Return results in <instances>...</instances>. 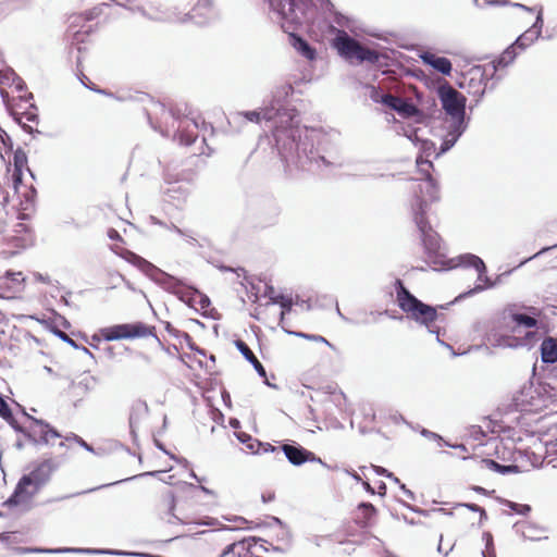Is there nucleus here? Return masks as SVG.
<instances>
[{
  "label": "nucleus",
  "mask_w": 557,
  "mask_h": 557,
  "mask_svg": "<svg viewBox=\"0 0 557 557\" xmlns=\"http://www.w3.org/2000/svg\"><path fill=\"white\" fill-rule=\"evenodd\" d=\"M502 504L504 506H506L507 508H509L515 513L521 515V516H528L532 510L531 506L528 504H519V503L511 502L508 499H503Z\"/></svg>",
  "instance_id": "473e14b6"
},
{
  "label": "nucleus",
  "mask_w": 557,
  "mask_h": 557,
  "mask_svg": "<svg viewBox=\"0 0 557 557\" xmlns=\"http://www.w3.org/2000/svg\"><path fill=\"white\" fill-rule=\"evenodd\" d=\"M112 250L131 264L137 267L151 281L161 286L164 290L175 295L181 301L186 304L188 307L194 308L196 298L198 297V305L200 309L205 311L202 312V315L214 318L212 314H209L206 311L211 305L210 298L207 295L202 294L196 287L186 285L182 280L164 272L150 261L146 260L145 258L140 257L139 255L131 250L117 251L116 249L113 248Z\"/></svg>",
  "instance_id": "7ed1b4c3"
},
{
  "label": "nucleus",
  "mask_w": 557,
  "mask_h": 557,
  "mask_svg": "<svg viewBox=\"0 0 557 557\" xmlns=\"http://www.w3.org/2000/svg\"><path fill=\"white\" fill-rule=\"evenodd\" d=\"M358 509L363 515V523H367L376 512V508L371 503H360Z\"/></svg>",
  "instance_id": "58836bf2"
},
{
  "label": "nucleus",
  "mask_w": 557,
  "mask_h": 557,
  "mask_svg": "<svg viewBox=\"0 0 557 557\" xmlns=\"http://www.w3.org/2000/svg\"><path fill=\"white\" fill-rule=\"evenodd\" d=\"M399 99L400 97H397L389 92H384L383 97L380 98V101L383 106L395 111V108L397 107Z\"/></svg>",
  "instance_id": "79ce46f5"
},
{
  "label": "nucleus",
  "mask_w": 557,
  "mask_h": 557,
  "mask_svg": "<svg viewBox=\"0 0 557 557\" xmlns=\"http://www.w3.org/2000/svg\"><path fill=\"white\" fill-rule=\"evenodd\" d=\"M243 115L249 121V122H256L258 123L260 121V117H262V111H246L243 113Z\"/></svg>",
  "instance_id": "6e6d98bb"
},
{
  "label": "nucleus",
  "mask_w": 557,
  "mask_h": 557,
  "mask_svg": "<svg viewBox=\"0 0 557 557\" xmlns=\"http://www.w3.org/2000/svg\"><path fill=\"white\" fill-rule=\"evenodd\" d=\"M484 3H485L487 7H504V5H509V1H507V0H486V1H484Z\"/></svg>",
  "instance_id": "680f3d73"
},
{
  "label": "nucleus",
  "mask_w": 557,
  "mask_h": 557,
  "mask_svg": "<svg viewBox=\"0 0 557 557\" xmlns=\"http://www.w3.org/2000/svg\"><path fill=\"white\" fill-rule=\"evenodd\" d=\"M510 318L516 326H523L525 329H534L537 326V319L534 317L528 315L525 313L512 312L510 313Z\"/></svg>",
  "instance_id": "bb28decb"
},
{
  "label": "nucleus",
  "mask_w": 557,
  "mask_h": 557,
  "mask_svg": "<svg viewBox=\"0 0 557 557\" xmlns=\"http://www.w3.org/2000/svg\"><path fill=\"white\" fill-rule=\"evenodd\" d=\"M278 450V447L276 446H273L272 444L270 443H263L261 442V445H260V454H267V453H275Z\"/></svg>",
  "instance_id": "bf43d9fd"
},
{
  "label": "nucleus",
  "mask_w": 557,
  "mask_h": 557,
  "mask_svg": "<svg viewBox=\"0 0 557 557\" xmlns=\"http://www.w3.org/2000/svg\"><path fill=\"white\" fill-rule=\"evenodd\" d=\"M3 420H4V421H7V422L10 424V426H11L15 432L21 433V434H23L24 436H25V432H27V431H28V428H24V426H22V425L16 421V419L14 418V416H13V412H12V411H11V417H10V418H8V419H3Z\"/></svg>",
  "instance_id": "49530a36"
},
{
  "label": "nucleus",
  "mask_w": 557,
  "mask_h": 557,
  "mask_svg": "<svg viewBox=\"0 0 557 557\" xmlns=\"http://www.w3.org/2000/svg\"><path fill=\"white\" fill-rule=\"evenodd\" d=\"M384 91L379 86H369V97L375 103H381L380 98H382Z\"/></svg>",
  "instance_id": "de8ad7c7"
},
{
  "label": "nucleus",
  "mask_w": 557,
  "mask_h": 557,
  "mask_svg": "<svg viewBox=\"0 0 557 557\" xmlns=\"http://www.w3.org/2000/svg\"><path fill=\"white\" fill-rule=\"evenodd\" d=\"M180 143L185 146H190L195 143L196 136L186 132H180Z\"/></svg>",
  "instance_id": "8fccbe9b"
},
{
  "label": "nucleus",
  "mask_w": 557,
  "mask_h": 557,
  "mask_svg": "<svg viewBox=\"0 0 557 557\" xmlns=\"http://www.w3.org/2000/svg\"><path fill=\"white\" fill-rule=\"evenodd\" d=\"M258 542L264 541L255 536L235 541L226 545L218 557H245L248 554V547H255Z\"/></svg>",
  "instance_id": "ddd939ff"
},
{
  "label": "nucleus",
  "mask_w": 557,
  "mask_h": 557,
  "mask_svg": "<svg viewBox=\"0 0 557 557\" xmlns=\"http://www.w3.org/2000/svg\"><path fill=\"white\" fill-rule=\"evenodd\" d=\"M534 329L535 330L528 331L522 337H520L523 346L532 347L534 343L539 341L540 333L537 326Z\"/></svg>",
  "instance_id": "e433bc0d"
},
{
  "label": "nucleus",
  "mask_w": 557,
  "mask_h": 557,
  "mask_svg": "<svg viewBox=\"0 0 557 557\" xmlns=\"http://www.w3.org/2000/svg\"><path fill=\"white\" fill-rule=\"evenodd\" d=\"M11 408L10 406L8 405V403L5 401V399L3 398V396L1 395L0 396V417L2 419H8L11 417Z\"/></svg>",
  "instance_id": "09e8293b"
},
{
  "label": "nucleus",
  "mask_w": 557,
  "mask_h": 557,
  "mask_svg": "<svg viewBox=\"0 0 557 557\" xmlns=\"http://www.w3.org/2000/svg\"><path fill=\"white\" fill-rule=\"evenodd\" d=\"M163 472L162 471H150V472H146V473H141L139 475H134L132 478H127V479H124V480H120V481H116L114 483H109V484H102L98 487H94V488H90L88 491H85V493H90V492H94L96 490H99V488H103V487H108V486H111V485H114V484H119V483H122V482H125V481H128V480H133V479H136V478H139V476H145V475H150V476H158L160 474H162ZM81 494H84V492H79V493H76V494H71V495H63V496H60V497H57V498H53V499H50V500H47V503H51V502H61V500H64V499H67V498H71L73 496H76V495H81Z\"/></svg>",
  "instance_id": "b1692460"
},
{
  "label": "nucleus",
  "mask_w": 557,
  "mask_h": 557,
  "mask_svg": "<svg viewBox=\"0 0 557 557\" xmlns=\"http://www.w3.org/2000/svg\"><path fill=\"white\" fill-rule=\"evenodd\" d=\"M482 540L485 543V549L483 552L486 554L495 553L494 539L492 533L488 531L483 532Z\"/></svg>",
  "instance_id": "a18cd8bd"
},
{
  "label": "nucleus",
  "mask_w": 557,
  "mask_h": 557,
  "mask_svg": "<svg viewBox=\"0 0 557 557\" xmlns=\"http://www.w3.org/2000/svg\"><path fill=\"white\" fill-rule=\"evenodd\" d=\"M479 282H483L484 285H481V284H476L473 288L469 289L468 292L466 293H462L460 294L456 300L458 299H462V298H466V297H469V296H472L474 294H478V293H481L483 292L484 289H488V288H493L497 285V282H493L487 275L486 273H484L483 275V278L482 280H479Z\"/></svg>",
  "instance_id": "c85d7f7f"
},
{
  "label": "nucleus",
  "mask_w": 557,
  "mask_h": 557,
  "mask_svg": "<svg viewBox=\"0 0 557 557\" xmlns=\"http://www.w3.org/2000/svg\"><path fill=\"white\" fill-rule=\"evenodd\" d=\"M556 371V374H554V371H552L549 373V375H553L554 377L553 379V382H547V385L552 388V389H556L557 391V368L555 369Z\"/></svg>",
  "instance_id": "774afa93"
},
{
  "label": "nucleus",
  "mask_w": 557,
  "mask_h": 557,
  "mask_svg": "<svg viewBox=\"0 0 557 557\" xmlns=\"http://www.w3.org/2000/svg\"><path fill=\"white\" fill-rule=\"evenodd\" d=\"M109 7L108 3H100L89 10H86L85 12L72 16L73 21L71 22V26H73L76 21L84 20V21H92L97 18L100 14H102L103 8Z\"/></svg>",
  "instance_id": "a878e982"
},
{
  "label": "nucleus",
  "mask_w": 557,
  "mask_h": 557,
  "mask_svg": "<svg viewBox=\"0 0 557 557\" xmlns=\"http://www.w3.org/2000/svg\"><path fill=\"white\" fill-rule=\"evenodd\" d=\"M23 171L13 170L12 182L15 193H18L20 186L22 185Z\"/></svg>",
  "instance_id": "603ef678"
},
{
  "label": "nucleus",
  "mask_w": 557,
  "mask_h": 557,
  "mask_svg": "<svg viewBox=\"0 0 557 557\" xmlns=\"http://www.w3.org/2000/svg\"><path fill=\"white\" fill-rule=\"evenodd\" d=\"M395 112L404 119L414 117L417 123H426L428 116L410 100L400 98Z\"/></svg>",
  "instance_id": "2eb2a0df"
},
{
  "label": "nucleus",
  "mask_w": 557,
  "mask_h": 557,
  "mask_svg": "<svg viewBox=\"0 0 557 557\" xmlns=\"http://www.w3.org/2000/svg\"><path fill=\"white\" fill-rule=\"evenodd\" d=\"M170 230L174 231L175 233H177L181 236L187 237L189 243L196 242V238L194 236L187 234L185 231H183L182 228H180L178 226H176L174 224L171 225Z\"/></svg>",
  "instance_id": "13d9d810"
},
{
  "label": "nucleus",
  "mask_w": 557,
  "mask_h": 557,
  "mask_svg": "<svg viewBox=\"0 0 557 557\" xmlns=\"http://www.w3.org/2000/svg\"><path fill=\"white\" fill-rule=\"evenodd\" d=\"M497 346L508 347V348H517L519 346H523L520 337L515 336H500L497 339Z\"/></svg>",
  "instance_id": "c9c22d12"
},
{
  "label": "nucleus",
  "mask_w": 557,
  "mask_h": 557,
  "mask_svg": "<svg viewBox=\"0 0 557 557\" xmlns=\"http://www.w3.org/2000/svg\"><path fill=\"white\" fill-rule=\"evenodd\" d=\"M15 121L22 126V128L29 133V134H34V133H40L38 129H35L33 128L32 126L27 125L26 123L23 122V120L25 119L26 121L28 122H38V114L34 111H25L21 114H16L15 115Z\"/></svg>",
  "instance_id": "cd10ccee"
},
{
  "label": "nucleus",
  "mask_w": 557,
  "mask_h": 557,
  "mask_svg": "<svg viewBox=\"0 0 557 557\" xmlns=\"http://www.w3.org/2000/svg\"><path fill=\"white\" fill-rule=\"evenodd\" d=\"M293 94L290 83L276 85L270 106L262 109V119L275 122L273 137L284 171L289 177H296L299 172L315 173L334 164L322 148L325 137L313 129H301L298 111L286 106Z\"/></svg>",
  "instance_id": "f257e3e1"
},
{
  "label": "nucleus",
  "mask_w": 557,
  "mask_h": 557,
  "mask_svg": "<svg viewBox=\"0 0 557 557\" xmlns=\"http://www.w3.org/2000/svg\"><path fill=\"white\" fill-rule=\"evenodd\" d=\"M125 326V333L126 338H139V337H146L149 335H153L152 330L153 327L147 326L143 322H136V323H126Z\"/></svg>",
  "instance_id": "5701e85b"
},
{
  "label": "nucleus",
  "mask_w": 557,
  "mask_h": 557,
  "mask_svg": "<svg viewBox=\"0 0 557 557\" xmlns=\"http://www.w3.org/2000/svg\"><path fill=\"white\" fill-rule=\"evenodd\" d=\"M517 55L518 52L515 45L507 47L503 53L492 62L494 73L511 64L516 60Z\"/></svg>",
  "instance_id": "412c9836"
},
{
  "label": "nucleus",
  "mask_w": 557,
  "mask_h": 557,
  "mask_svg": "<svg viewBox=\"0 0 557 557\" xmlns=\"http://www.w3.org/2000/svg\"><path fill=\"white\" fill-rule=\"evenodd\" d=\"M24 281L22 272L0 271V287L9 290H16Z\"/></svg>",
  "instance_id": "4be33fe9"
},
{
  "label": "nucleus",
  "mask_w": 557,
  "mask_h": 557,
  "mask_svg": "<svg viewBox=\"0 0 557 557\" xmlns=\"http://www.w3.org/2000/svg\"><path fill=\"white\" fill-rule=\"evenodd\" d=\"M271 304L280 305L282 308L280 314V322L283 323L285 315L293 310L294 300L292 296H287L284 294H278L277 296H271Z\"/></svg>",
  "instance_id": "393cba45"
},
{
  "label": "nucleus",
  "mask_w": 557,
  "mask_h": 557,
  "mask_svg": "<svg viewBox=\"0 0 557 557\" xmlns=\"http://www.w3.org/2000/svg\"><path fill=\"white\" fill-rule=\"evenodd\" d=\"M32 424L25 432V437L34 445H53L52 440L62 438L60 432L42 419H37L24 411Z\"/></svg>",
  "instance_id": "9d476101"
},
{
  "label": "nucleus",
  "mask_w": 557,
  "mask_h": 557,
  "mask_svg": "<svg viewBox=\"0 0 557 557\" xmlns=\"http://www.w3.org/2000/svg\"><path fill=\"white\" fill-rule=\"evenodd\" d=\"M269 3L271 17L282 16L287 21L297 22L304 16V10H308L311 0H265Z\"/></svg>",
  "instance_id": "9b49d317"
},
{
  "label": "nucleus",
  "mask_w": 557,
  "mask_h": 557,
  "mask_svg": "<svg viewBox=\"0 0 557 557\" xmlns=\"http://www.w3.org/2000/svg\"><path fill=\"white\" fill-rule=\"evenodd\" d=\"M459 506L466 507L467 509H469L473 512H480V510L482 509V507H480L479 505L473 504V503H462V504H459Z\"/></svg>",
  "instance_id": "338daca9"
},
{
  "label": "nucleus",
  "mask_w": 557,
  "mask_h": 557,
  "mask_svg": "<svg viewBox=\"0 0 557 557\" xmlns=\"http://www.w3.org/2000/svg\"><path fill=\"white\" fill-rule=\"evenodd\" d=\"M509 5L513 7V8H518V9H521L525 12H529V13H532L535 11V8H532V7H528L525 4H522V3H518V2H509Z\"/></svg>",
  "instance_id": "e2e57ef3"
},
{
  "label": "nucleus",
  "mask_w": 557,
  "mask_h": 557,
  "mask_svg": "<svg viewBox=\"0 0 557 557\" xmlns=\"http://www.w3.org/2000/svg\"><path fill=\"white\" fill-rule=\"evenodd\" d=\"M108 237L111 240H123L122 236L115 228H109L108 230Z\"/></svg>",
  "instance_id": "0e129e2a"
},
{
  "label": "nucleus",
  "mask_w": 557,
  "mask_h": 557,
  "mask_svg": "<svg viewBox=\"0 0 557 557\" xmlns=\"http://www.w3.org/2000/svg\"><path fill=\"white\" fill-rule=\"evenodd\" d=\"M235 346L238 349V351L243 355V357L252 364L257 373L261 376L267 379V371L262 363L258 360V358L255 356V354L251 351L249 346L242 339L235 341Z\"/></svg>",
  "instance_id": "6ab92c4d"
},
{
  "label": "nucleus",
  "mask_w": 557,
  "mask_h": 557,
  "mask_svg": "<svg viewBox=\"0 0 557 557\" xmlns=\"http://www.w3.org/2000/svg\"><path fill=\"white\" fill-rule=\"evenodd\" d=\"M372 468L377 475H383L385 478H394L393 472H389L387 469H385L381 466L372 465Z\"/></svg>",
  "instance_id": "4d7b16f0"
},
{
  "label": "nucleus",
  "mask_w": 557,
  "mask_h": 557,
  "mask_svg": "<svg viewBox=\"0 0 557 557\" xmlns=\"http://www.w3.org/2000/svg\"><path fill=\"white\" fill-rule=\"evenodd\" d=\"M50 330L61 341L67 343L70 346L74 347L75 349L79 348V345L74 339H72L66 333L61 331L59 327L52 326Z\"/></svg>",
  "instance_id": "c03bdc74"
},
{
  "label": "nucleus",
  "mask_w": 557,
  "mask_h": 557,
  "mask_svg": "<svg viewBox=\"0 0 557 557\" xmlns=\"http://www.w3.org/2000/svg\"><path fill=\"white\" fill-rule=\"evenodd\" d=\"M283 330L288 333V334H293L297 337H301V338H306V339H310V341H315V342H321V343H324L326 344L327 346H332L331 343L323 336L321 335H314V334H308V333H304V332H290V331H287L283 327Z\"/></svg>",
  "instance_id": "4c0bfd02"
},
{
  "label": "nucleus",
  "mask_w": 557,
  "mask_h": 557,
  "mask_svg": "<svg viewBox=\"0 0 557 557\" xmlns=\"http://www.w3.org/2000/svg\"><path fill=\"white\" fill-rule=\"evenodd\" d=\"M334 47L337 49L341 57L345 59H356L359 63L368 62L374 64L379 62L381 57L377 51L360 44L345 30L337 32L334 39Z\"/></svg>",
  "instance_id": "0eeeda50"
},
{
  "label": "nucleus",
  "mask_w": 557,
  "mask_h": 557,
  "mask_svg": "<svg viewBox=\"0 0 557 557\" xmlns=\"http://www.w3.org/2000/svg\"><path fill=\"white\" fill-rule=\"evenodd\" d=\"M420 58L425 65L431 66L438 73L446 75V76L450 75L451 70H453V64L448 58L440 57L430 51L422 52Z\"/></svg>",
  "instance_id": "4468645a"
},
{
  "label": "nucleus",
  "mask_w": 557,
  "mask_h": 557,
  "mask_svg": "<svg viewBox=\"0 0 557 557\" xmlns=\"http://www.w3.org/2000/svg\"><path fill=\"white\" fill-rule=\"evenodd\" d=\"M539 39V37L533 33H530V29L520 35L512 45L520 50H524L529 47L534 40Z\"/></svg>",
  "instance_id": "72a5a7b5"
},
{
  "label": "nucleus",
  "mask_w": 557,
  "mask_h": 557,
  "mask_svg": "<svg viewBox=\"0 0 557 557\" xmlns=\"http://www.w3.org/2000/svg\"><path fill=\"white\" fill-rule=\"evenodd\" d=\"M13 166H14V170H17V171H23L24 168H27V154L21 148H17L14 151Z\"/></svg>",
  "instance_id": "f704fd0d"
},
{
  "label": "nucleus",
  "mask_w": 557,
  "mask_h": 557,
  "mask_svg": "<svg viewBox=\"0 0 557 557\" xmlns=\"http://www.w3.org/2000/svg\"><path fill=\"white\" fill-rule=\"evenodd\" d=\"M176 337H182L190 350L196 349L197 345L188 333L176 331Z\"/></svg>",
  "instance_id": "864d4df0"
},
{
  "label": "nucleus",
  "mask_w": 557,
  "mask_h": 557,
  "mask_svg": "<svg viewBox=\"0 0 557 557\" xmlns=\"http://www.w3.org/2000/svg\"><path fill=\"white\" fill-rule=\"evenodd\" d=\"M14 552L20 555L24 554H63V553H85V554H107V555H115V556H140V557H160L152 556L146 553H136V552H127L120 549H109V548H40V547H14Z\"/></svg>",
  "instance_id": "1a4fd4ad"
},
{
  "label": "nucleus",
  "mask_w": 557,
  "mask_h": 557,
  "mask_svg": "<svg viewBox=\"0 0 557 557\" xmlns=\"http://www.w3.org/2000/svg\"><path fill=\"white\" fill-rule=\"evenodd\" d=\"M0 139L5 147H9L10 149L13 148V143L7 133L3 132V134H0Z\"/></svg>",
  "instance_id": "69168bd1"
},
{
  "label": "nucleus",
  "mask_w": 557,
  "mask_h": 557,
  "mask_svg": "<svg viewBox=\"0 0 557 557\" xmlns=\"http://www.w3.org/2000/svg\"><path fill=\"white\" fill-rule=\"evenodd\" d=\"M314 4L311 2V5L308 10H304V16L297 22L287 21V18L282 16H274L272 20L276 21L281 24L282 29L288 35L289 45L304 58L309 61H312L317 57V50L312 47L304 37L295 33V29L298 25L307 23L310 21L308 16L309 12L312 11Z\"/></svg>",
  "instance_id": "6e6552de"
},
{
  "label": "nucleus",
  "mask_w": 557,
  "mask_h": 557,
  "mask_svg": "<svg viewBox=\"0 0 557 557\" xmlns=\"http://www.w3.org/2000/svg\"><path fill=\"white\" fill-rule=\"evenodd\" d=\"M24 7V2L21 0H7L0 3V12L8 13Z\"/></svg>",
  "instance_id": "ea45409f"
},
{
  "label": "nucleus",
  "mask_w": 557,
  "mask_h": 557,
  "mask_svg": "<svg viewBox=\"0 0 557 557\" xmlns=\"http://www.w3.org/2000/svg\"><path fill=\"white\" fill-rule=\"evenodd\" d=\"M281 450L293 466L298 467L305 462H319L326 467V463L320 457L295 442L283 444Z\"/></svg>",
  "instance_id": "f8f14e48"
},
{
  "label": "nucleus",
  "mask_w": 557,
  "mask_h": 557,
  "mask_svg": "<svg viewBox=\"0 0 557 557\" xmlns=\"http://www.w3.org/2000/svg\"><path fill=\"white\" fill-rule=\"evenodd\" d=\"M115 3H116V5L123 7L126 10L131 11L132 13H139L144 17L151 18V16L147 13L145 8H143V7H127V5H125V4L121 3V2H117V1Z\"/></svg>",
  "instance_id": "3c124183"
},
{
  "label": "nucleus",
  "mask_w": 557,
  "mask_h": 557,
  "mask_svg": "<svg viewBox=\"0 0 557 557\" xmlns=\"http://www.w3.org/2000/svg\"><path fill=\"white\" fill-rule=\"evenodd\" d=\"M420 172L425 174L423 180H417L412 188L413 198L411 201V213L413 222L420 232L421 242L428 258V264L437 267L444 264L445 252L442 249L441 237L432 228L426 213L430 205L440 199V190L436 181L429 173L433 168L432 162L428 160H417Z\"/></svg>",
  "instance_id": "f03ea898"
},
{
  "label": "nucleus",
  "mask_w": 557,
  "mask_h": 557,
  "mask_svg": "<svg viewBox=\"0 0 557 557\" xmlns=\"http://www.w3.org/2000/svg\"><path fill=\"white\" fill-rule=\"evenodd\" d=\"M541 361L544 364L557 362V338L545 337L540 345Z\"/></svg>",
  "instance_id": "dca6fc26"
},
{
  "label": "nucleus",
  "mask_w": 557,
  "mask_h": 557,
  "mask_svg": "<svg viewBox=\"0 0 557 557\" xmlns=\"http://www.w3.org/2000/svg\"><path fill=\"white\" fill-rule=\"evenodd\" d=\"M60 462L52 458L44 459L34 469L22 475L11 496L3 502V506L12 508L32 499L51 479Z\"/></svg>",
  "instance_id": "39448f33"
},
{
  "label": "nucleus",
  "mask_w": 557,
  "mask_h": 557,
  "mask_svg": "<svg viewBox=\"0 0 557 557\" xmlns=\"http://www.w3.org/2000/svg\"><path fill=\"white\" fill-rule=\"evenodd\" d=\"M237 440L252 454H260L261 442L245 432L235 433Z\"/></svg>",
  "instance_id": "c756f323"
},
{
  "label": "nucleus",
  "mask_w": 557,
  "mask_h": 557,
  "mask_svg": "<svg viewBox=\"0 0 557 557\" xmlns=\"http://www.w3.org/2000/svg\"><path fill=\"white\" fill-rule=\"evenodd\" d=\"M543 24H544V21H543V8L539 7V11H537V15H536L535 22L533 23L531 28H529L530 33H532V34L534 33L537 37H540L541 34H542Z\"/></svg>",
  "instance_id": "a19ab883"
},
{
  "label": "nucleus",
  "mask_w": 557,
  "mask_h": 557,
  "mask_svg": "<svg viewBox=\"0 0 557 557\" xmlns=\"http://www.w3.org/2000/svg\"><path fill=\"white\" fill-rule=\"evenodd\" d=\"M513 530L517 534H520L524 540L530 541H540L542 539H547V536H540V532H544L545 529L542 527H537L534 523L522 521V522H516L513 524Z\"/></svg>",
  "instance_id": "f3484780"
},
{
  "label": "nucleus",
  "mask_w": 557,
  "mask_h": 557,
  "mask_svg": "<svg viewBox=\"0 0 557 557\" xmlns=\"http://www.w3.org/2000/svg\"><path fill=\"white\" fill-rule=\"evenodd\" d=\"M395 290L398 307L407 313L408 318L424 325L430 333L436 334L440 344L451 348L440 339V329H434L432 323L442 318L437 308L418 299L403 283L400 278L395 281Z\"/></svg>",
  "instance_id": "423d86ee"
},
{
  "label": "nucleus",
  "mask_w": 557,
  "mask_h": 557,
  "mask_svg": "<svg viewBox=\"0 0 557 557\" xmlns=\"http://www.w3.org/2000/svg\"><path fill=\"white\" fill-rule=\"evenodd\" d=\"M437 96L443 110L450 117L443 123L446 133L442 137V144L437 152V156H440L456 145L468 127V120L466 119L467 98L449 83L444 82L438 86Z\"/></svg>",
  "instance_id": "20e7f679"
},
{
  "label": "nucleus",
  "mask_w": 557,
  "mask_h": 557,
  "mask_svg": "<svg viewBox=\"0 0 557 557\" xmlns=\"http://www.w3.org/2000/svg\"><path fill=\"white\" fill-rule=\"evenodd\" d=\"M124 330V324H117L103 329L101 333L106 341H117L126 338V333Z\"/></svg>",
  "instance_id": "7c9ffc66"
},
{
  "label": "nucleus",
  "mask_w": 557,
  "mask_h": 557,
  "mask_svg": "<svg viewBox=\"0 0 557 557\" xmlns=\"http://www.w3.org/2000/svg\"><path fill=\"white\" fill-rule=\"evenodd\" d=\"M174 503H175L174 495L172 493H170V495H169V515L171 517L168 519L169 523H173L174 520H178V518L172 512L174 510V507H175Z\"/></svg>",
  "instance_id": "5fc2aeb1"
},
{
  "label": "nucleus",
  "mask_w": 557,
  "mask_h": 557,
  "mask_svg": "<svg viewBox=\"0 0 557 557\" xmlns=\"http://www.w3.org/2000/svg\"><path fill=\"white\" fill-rule=\"evenodd\" d=\"M488 467L500 474H509L519 472L517 465H502L495 460L487 459Z\"/></svg>",
  "instance_id": "2f4dec72"
},
{
  "label": "nucleus",
  "mask_w": 557,
  "mask_h": 557,
  "mask_svg": "<svg viewBox=\"0 0 557 557\" xmlns=\"http://www.w3.org/2000/svg\"><path fill=\"white\" fill-rule=\"evenodd\" d=\"M458 265L463 268H473L478 272V278L482 280L487 272L484 261L476 255L463 253L458 257Z\"/></svg>",
  "instance_id": "aec40b11"
},
{
  "label": "nucleus",
  "mask_w": 557,
  "mask_h": 557,
  "mask_svg": "<svg viewBox=\"0 0 557 557\" xmlns=\"http://www.w3.org/2000/svg\"><path fill=\"white\" fill-rule=\"evenodd\" d=\"M99 384V379L95 375L83 373L77 381L71 380L70 387L78 391V395L84 396L92 391Z\"/></svg>",
  "instance_id": "a211bd4d"
},
{
  "label": "nucleus",
  "mask_w": 557,
  "mask_h": 557,
  "mask_svg": "<svg viewBox=\"0 0 557 557\" xmlns=\"http://www.w3.org/2000/svg\"><path fill=\"white\" fill-rule=\"evenodd\" d=\"M399 99L400 97H397L389 92H384L383 97L380 98V101L383 106L395 111V108L397 107Z\"/></svg>",
  "instance_id": "37998d69"
},
{
  "label": "nucleus",
  "mask_w": 557,
  "mask_h": 557,
  "mask_svg": "<svg viewBox=\"0 0 557 557\" xmlns=\"http://www.w3.org/2000/svg\"><path fill=\"white\" fill-rule=\"evenodd\" d=\"M554 247H557V245H554V246H553V248H554ZM550 249H552V247H544V248H542L539 252H536V253H534L533 256H531V257H529V258H527V259L522 260V261L519 263V265H518L517 268H519V267H521V265L525 264L527 262H529V261H530V260H532V259L537 258L540 255H542V253H544V252H546V251H548V250H550Z\"/></svg>",
  "instance_id": "052dcab7"
}]
</instances>
